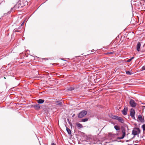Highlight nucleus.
I'll list each match as a JSON object with an SVG mask.
<instances>
[{
    "label": "nucleus",
    "mask_w": 145,
    "mask_h": 145,
    "mask_svg": "<svg viewBox=\"0 0 145 145\" xmlns=\"http://www.w3.org/2000/svg\"><path fill=\"white\" fill-rule=\"evenodd\" d=\"M140 133V130L139 128H135L133 129L132 131V134L136 136L138 135Z\"/></svg>",
    "instance_id": "f257e3e1"
},
{
    "label": "nucleus",
    "mask_w": 145,
    "mask_h": 145,
    "mask_svg": "<svg viewBox=\"0 0 145 145\" xmlns=\"http://www.w3.org/2000/svg\"><path fill=\"white\" fill-rule=\"evenodd\" d=\"M4 79H5V78H5V77H4Z\"/></svg>",
    "instance_id": "cd10ccee"
},
{
    "label": "nucleus",
    "mask_w": 145,
    "mask_h": 145,
    "mask_svg": "<svg viewBox=\"0 0 145 145\" xmlns=\"http://www.w3.org/2000/svg\"><path fill=\"white\" fill-rule=\"evenodd\" d=\"M114 128L116 131H118L120 130V128L117 125H115L114 126Z\"/></svg>",
    "instance_id": "4468645a"
},
{
    "label": "nucleus",
    "mask_w": 145,
    "mask_h": 145,
    "mask_svg": "<svg viewBox=\"0 0 145 145\" xmlns=\"http://www.w3.org/2000/svg\"><path fill=\"white\" fill-rule=\"evenodd\" d=\"M128 110L127 107H125L124 109L122 111V113L124 115H125L127 114V112Z\"/></svg>",
    "instance_id": "0eeeda50"
},
{
    "label": "nucleus",
    "mask_w": 145,
    "mask_h": 145,
    "mask_svg": "<svg viewBox=\"0 0 145 145\" xmlns=\"http://www.w3.org/2000/svg\"><path fill=\"white\" fill-rule=\"evenodd\" d=\"M122 132L123 133L122 136L121 137H118V139H123L125 135V129L123 127L122 128Z\"/></svg>",
    "instance_id": "39448f33"
},
{
    "label": "nucleus",
    "mask_w": 145,
    "mask_h": 145,
    "mask_svg": "<svg viewBox=\"0 0 145 145\" xmlns=\"http://www.w3.org/2000/svg\"><path fill=\"white\" fill-rule=\"evenodd\" d=\"M33 107L36 110H39L40 108L39 105L38 104L34 105Z\"/></svg>",
    "instance_id": "1a4fd4ad"
},
{
    "label": "nucleus",
    "mask_w": 145,
    "mask_h": 145,
    "mask_svg": "<svg viewBox=\"0 0 145 145\" xmlns=\"http://www.w3.org/2000/svg\"><path fill=\"white\" fill-rule=\"evenodd\" d=\"M129 104L131 107L133 108L135 107L137 105V103L135 102V101L132 99L130 100Z\"/></svg>",
    "instance_id": "20e7f679"
},
{
    "label": "nucleus",
    "mask_w": 145,
    "mask_h": 145,
    "mask_svg": "<svg viewBox=\"0 0 145 145\" xmlns=\"http://www.w3.org/2000/svg\"><path fill=\"white\" fill-rule=\"evenodd\" d=\"M44 100L42 99H39L37 100V103L39 104L43 103L44 102Z\"/></svg>",
    "instance_id": "9b49d317"
},
{
    "label": "nucleus",
    "mask_w": 145,
    "mask_h": 145,
    "mask_svg": "<svg viewBox=\"0 0 145 145\" xmlns=\"http://www.w3.org/2000/svg\"><path fill=\"white\" fill-rule=\"evenodd\" d=\"M130 115L131 117L133 119H135V111L134 109L131 108L130 112Z\"/></svg>",
    "instance_id": "423d86ee"
},
{
    "label": "nucleus",
    "mask_w": 145,
    "mask_h": 145,
    "mask_svg": "<svg viewBox=\"0 0 145 145\" xmlns=\"http://www.w3.org/2000/svg\"><path fill=\"white\" fill-rule=\"evenodd\" d=\"M141 44L140 42H138L137 44V45H140Z\"/></svg>",
    "instance_id": "412c9836"
},
{
    "label": "nucleus",
    "mask_w": 145,
    "mask_h": 145,
    "mask_svg": "<svg viewBox=\"0 0 145 145\" xmlns=\"http://www.w3.org/2000/svg\"><path fill=\"white\" fill-rule=\"evenodd\" d=\"M24 24V22H23L22 24L21 25L22 26Z\"/></svg>",
    "instance_id": "5701e85b"
},
{
    "label": "nucleus",
    "mask_w": 145,
    "mask_h": 145,
    "mask_svg": "<svg viewBox=\"0 0 145 145\" xmlns=\"http://www.w3.org/2000/svg\"><path fill=\"white\" fill-rule=\"evenodd\" d=\"M88 119L87 118L84 119H82V121L83 122H84L86 121H88Z\"/></svg>",
    "instance_id": "a211bd4d"
},
{
    "label": "nucleus",
    "mask_w": 145,
    "mask_h": 145,
    "mask_svg": "<svg viewBox=\"0 0 145 145\" xmlns=\"http://www.w3.org/2000/svg\"><path fill=\"white\" fill-rule=\"evenodd\" d=\"M76 126L80 128H81L83 127V126L80 123H78L76 124Z\"/></svg>",
    "instance_id": "ddd939ff"
},
{
    "label": "nucleus",
    "mask_w": 145,
    "mask_h": 145,
    "mask_svg": "<svg viewBox=\"0 0 145 145\" xmlns=\"http://www.w3.org/2000/svg\"><path fill=\"white\" fill-rule=\"evenodd\" d=\"M111 118L112 119L117 120L121 123H123L124 120L122 118L116 116H112Z\"/></svg>",
    "instance_id": "f03ea898"
},
{
    "label": "nucleus",
    "mask_w": 145,
    "mask_h": 145,
    "mask_svg": "<svg viewBox=\"0 0 145 145\" xmlns=\"http://www.w3.org/2000/svg\"><path fill=\"white\" fill-rule=\"evenodd\" d=\"M129 140H126V142H129Z\"/></svg>",
    "instance_id": "393cba45"
},
{
    "label": "nucleus",
    "mask_w": 145,
    "mask_h": 145,
    "mask_svg": "<svg viewBox=\"0 0 145 145\" xmlns=\"http://www.w3.org/2000/svg\"><path fill=\"white\" fill-rule=\"evenodd\" d=\"M87 113V112L86 111L83 110L78 114V117L79 118H82L85 116Z\"/></svg>",
    "instance_id": "7ed1b4c3"
},
{
    "label": "nucleus",
    "mask_w": 145,
    "mask_h": 145,
    "mask_svg": "<svg viewBox=\"0 0 145 145\" xmlns=\"http://www.w3.org/2000/svg\"><path fill=\"white\" fill-rule=\"evenodd\" d=\"M126 73L127 74L130 75H131L132 74V72L129 71H126Z\"/></svg>",
    "instance_id": "2eb2a0df"
},
{
    "label": "nucleus",
    "mask_w": 145,
    "mask_h": 145,
    "mask_svg": "<svg viewBox=\"0 0 145 145\" xmlns=\"http://www.w3.org/2000/svg\"><path fill=\"white\" fill-rule=\"evenodd\" d=\"M113 53V52H111V53H110V54H112V53Z\"/></svg>",
    "instance_id": "bb28decb"
},
{
    "label": "nucleus",
    "mask_w": 145,
    "mask_h": 145,
    "mask_svg": "<svg viewBox=\"0 0 145 145\" xmlns=\"http://www.w3.org/2000/svg\"><path fill=\"white\" fill-rule=\"evenodd\" d=\"M66 130L68 133V134L70 135L71 134V131L70 129H69L67 127H66Z\"/></svg>",
    "instance_id": "f8f14e48"
},
{
    "label": "nucleus",
    "mask_w": 145,
    "mask_h": 145,
    "mask_svg": "<svg viewBox=\"0 0 145 145\" xmlns=\"http://www.w3.org/2000/svg\"><path fill=\"white\" fill-rule=\"evenodd\" d=\"M138 118L139 120L141 122L144 121V120L142 119V116L140 115L138 116Z\"/></svg>",
    "instance_id": "9d476101"
},
{
    "label": "nucleus",
    "mask_w": 145,
    "mask_h": 145,
    "mask_svg": "<svg viewBox=\"0 0 145 145\" xmlns=\"http://www.w3.org/2000/svg\"><path fill=\"white\" fill-rule=\"evenodd\" d=\"M142 128L143 129V131H145V124L142 125Z\"/></svg>",
    "instance_id": "6ab92c4d"
},
{
    "label": "nucleus",
    "mask_w": 145,
    "mask_h": 145,
    "mask_svg": "<svg viewBox=\"0 0 145 145\" xmlns=\"http://www.w3.org/2000/svg\"><path fill=\"white\" fill-rule=\"evenodd\" d=\"M134 58V57H131L130 59H128L127 60V62H129L131 61Z\"/></svg>",
    "instance_id": "f3484780"
},
{
    "label": "nucleus",
    "mask_w": 145,
    "mask_h": 145,
    "mask_svg": "<svg viewBox=\"0 0 145 145\" xmlns=\"http://www.w3.org/2000/svg\"><path fill=\"white\" fill-rule=\"evenodd\" d=\"M142 70H145V66H143L142 68Z\"/></svg>",
    "instance_id": "aec40b11"
},
{
    "label": "nucleus",
    "mask_w": 145,
    "mask_h": 145,
    "mask_svg": "<svg viewBox=\"0 0 145 145\" xmlns=\"http://www.w3.org/2000/svg\"><path fill=\"white\" fill-rule=\"evenodd\" d=\"M71 89H70L71 90H74V89L73 88H70Z\"/></svg>",
    "instance_id": "4be33fe9"
},
{
    "label": "nucleus",
    "mask_w": 145,
    "mask_h": 145,
    "mask_svg": "<svg viewBox=\"0 0 145 145\" xmlns=\"http://www.w3.org/2000/svg\"><path fill=\"white\" fill-rule=\"evenodd\" d=\"M56 105L61 106L62 105V102L60 101H57L56 102Z\"/></svg>",
    "instance_id": "6e6552de"
},
{
    "label": "nucleus",
    "mask_w": 145,
    "mask_h": 145,
    "mask_svg": "<svg viewBox=\"0 0 145 145\" xmlns=\"http://www.w3.org/2000/svg\"><path fill=\"white\" fill-rule=\"evenodd\" d=\"M51 145H56V144L54 143H53Z\"/></svg>",
    "instance_id": "b1692460"
},
{
    "label": "nucleus",
    "mask_w": 145,
    "mask_h": 145,
    "mask_svg": "<svg viewBox=\"0 0 145 145\" xmlns=\"http://www.w3.org/2000/svg\"><path fill=\"white\" fill-rule=\"evenodd\" d=\"M74 115H75V114H74L72 115V116L73 117H74Z\"/></svg>",
    "instance_id": "a878e982"
},
{
    "label": "nucleus",
    "mask_w": 145,
    "mask_h": 145,
    "mask_svg": "<svg viewBox=\"0 0 145 145\" xmlns=\"http://www.w3.org/2000/svg\"><path fill=\"white\" fill-rule=\"evenodd\" d=\"M140 46H137V49L138 52L140 51Z\"/></svg>",
    "instance_id": "dca6fc26"
}]
</instances>
